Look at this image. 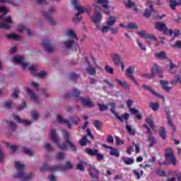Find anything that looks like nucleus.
I'll use <instances>...</instances> for the list:
<instances>
[{
    "instance_id": "obj_26",
    "label": "nucleus",
    "mask_w": 181,
    "mask_h": 181,
    "mask_svg": "<svg viewBox=\"0 0 181 181\" xmlns=\"http://www.w3.org/2000/svg\"><path fill=\"white\" fill-rule=\"evenodd\" d=\"M170 8L172 11H176V6H181V0H169Z\"/></svg>"
},
{
    "instance_id": "obj_49",
    "label": "nucleus",
    "mask_w": 181,
    "mask_h": 181,
    "mask_svg": "<svg viewBox=\"0 0 181 181\" xmlns=\"http://www.w3.org/2000/svg\"><path fill=\"white\" fill-rule=\"evenodd\" d=\"M66 144H68V145H69V146H70L71 151H73V152L77 151V146H76V145H74V144H73L70 140L66 141Z\"/></svg>"
},
{
    "instance_id": "obj_19",
    "label": "nucleus",
    "mask_w": 181,
    "mask_h": 181,
    "mask_svg": "<svg viewBox=\"0 0 181 181\" xmlns=\"http://www.w3.org/2000/svg\"><path fill=\"white\" fill-rule=\"evenodd\" d=\"M142 88H144V90H146V91H149L150 93H151V94H153V95H156V97L162 98V100H163V101H165V97L163 95H161L160 94L156 93V91H155V90L152 89V88H151V86H148L146 84H144L142 86Z\"/></svg>"
},
{
    "instance_id": "obj_62",
    "label": "nucleus",
    "mask_w": 181,
    "mask_h": 181,
    "mask_svg": "<svg viewBox=\"0 0 181 181\" xmlns=\"http://www.w3.org/2000/svg\"><path fill=\"white\" fill-rule=\"evenodd\" d=\"M143 77H145L146 78H148V80H151V78H154L155 76L153 75L152 72L151 74H144Z\"/></svg>"
},
{
    "instance_id": "obj_27",
    "label": "nucleus",
    "mask_w": 181,
    "mask_h": 181,
    "mask_svg": "<svg viewBox=\"0 0 181 181\" xmlns=\"http://www.w3.org/2000/svg\"><path fill=\"white\" fill-rule=\"evenodd\" d=\"M122 160L123 163H124V165H127V166L134 165L135 163V160L131 157L123 156L122 157Z\"/></svg>"
},
{
    "instance_id": "obj_30",
    "label": "nucleus",
    "mask_w": 181,
    "mask_h": 181,
    "mask_svg": "<svg viewBox=\"0 0 181 181\" xmlns=\"http://www.w3.org/2000/svg\"><path fill=\"white\" fill-rule=\"evenodd\" d=\"M152 12H153V6L152 5V4H151L150 10L149 8H146L144 13V16H145V18H151V16L152 15Z\"/></svg>"
},
{
    "instance_id": "obj_42",
    "label": "nucleus",
    "mask_w": 181,
    "mask_h": 181,
    "mask_svg": "<svg viewBox=\"0 0 181 181\" xmlns=\"http://www.w3.org/2000/svg\"><path fill=\"white\" fill-rule=\"evenodd\" d=\"M96 28L98 30H101L102 33H107L110 30V28L108 26H104L103 28L100 27V24H96Z\"/></svg>"
},
{
    "instance_id": "obj_63",
    "label": "nucleus",
    "mask_w": 181,
    "mask_h": 181,
    "mask_svg": "<svg viewBox=\"0 0 181 181\" xmlns=\"http://www.w3.org/2000/svg\"><path fill=\"white\" fill-rule=\"evenodd\" d=\"M12 104H13V102L12 101H6L4 103V108H11L12 107Z\"/></svg>"
},
{
    "instance_id": "obj_16",
    "label": "nucleus",
    "mask_w": 181,
    "mask_h": 181,
    "mask_svg": "<svg viewBox=\"0 0 181 181\" xmlns=\"http://www.w3.org/2000/svg\"><path fill=\"white\" fill-rule=\"evenodd\" d=\"M84 59L88 66V67L86 69L88 74H90V76H94L97 73L95 68L93 67V65L91 64L87 57H85Z\"/></svg>"
},
{
    "instance_id": "obj_53",
    "label": "nucleus",
    "mask_w": 181,
    "mask_h": 181,
    "mask_svg": "<svg viewBox=\"0 0 181 181\" xmlns=\"http://www.w3.org/2000/svg\"><path fill=\"white\" fill-rule=\"evenodd\" d=\"M98 106L99 107V111H100L101 112H103V111H107V110H108V105H107L98 103Z\"/></svg>"
},
{
    "instance_id": "obj_33",
    "label": "nucleus",
    "mask_w": 181,
    "mask_h": 181,
    "mask_svg": "<svg viewBox=\"0 0 181 181\" xmlns=\"http://www.w3.org/2000/svg\"><path fill=\"white\" fill-rule=\"evenodd\" d=\"M23 31L26 32L28 36H32V31H30L29 28H27L25 25L20 26L18 32H20V33H22V32Z\"/></svg>"
},
{
    "instance_id": "obj_44",
    "label": "nucleus",
    "mask_w": 181,
    "mask_h": 181,
    "mask_svg": "<svg viewBox=\"0 0 181 181\" xmlns=\"http://www.w3.org/2000/svg\"><path fill=\"white\" fill-rule=\"evenodd\" d=\"M159 135L163 140L166 139V130L163 127H160Z\"/></svg>"
},
{
    "instance_id": "obj_39",
    "label": "nucleus",
    "mask_w": 181,
    "mask_h": 181,
    "mask_svg": "<svg viewBox=\"0 0 181 181\" xmlns=\"http://www.w3.org/2000/svg\"><path fill=\"white\" fill-rule=\"evenodd\" d=\"M155 57L157 59H163V60H166L168 57H166V52H157L155 54Z\"/></svg>"
},
{
    "instance_id": "obj_34",
    "label": "nucleus",
    "mask_w": 181,
    "mask_h": 181,
    "mask_svg": "<svg viewBox=\"0 0 181 181\" xmlns=\"http://www.w3.org/2000/svg\"><path fill=\"white\" fill-rule=\"evenodd\" d=\"M147 142H150L148 144V148L153 147V145H156V144L157 143L156 139H155V137L152 136H148Z\"/></svg>"
},
{
    "instance_id": "obj_12",
    "label": "nucleus",
    "mask_w": 181,
    "mask_h": 181,
    "mask_svg": "<svg viewBox=\"0 0 181 181\" xmlns=\"http://www.w3.org/2000/svg\"><path fill=\"white\" fill-rule=\"evenodd\" d=\"M88 173L92 179H100V171H98V170L95 166L90 165L88 168Z\"/></svg>"
},
{
    "instance_id": "obj_47",
    "label": "nucleus",
    "mask_w": 181,
    "mask_h": 181,
    "mask_svg": "<svg viewBox=\"0 0 181 181\" xmlns=\"http://www.w3.org/2000/svg\"><path fill=\"white\" fill-rule=\"evenodd\" d=\"M149 107L153 109V111L159 110V103H151Z\"/></svg>"
},
{
    "instance_id": "obj_48",
    "label": "nucleus",
    "mask_w": 181,
    "mask_h": 181,
    "mask_svg": "<svg viewBox=\"0 0 181 181\" xmlns=\"http://www.w3.org/2000/svg\"><path fill=\"white\" fill-rule=\"evenodd\" d=\"M6 145L7 148H9L11 149V151H12V152H16V151L18 150V146H16L15 144H11L9 143H6Z\"/></svg>"
},
{
    "instance_id": "obj_11",
    "label": "nucleus",
    "mask_w": 181,
    "mask_h": 181,
    "mask_svg": "<svg viewBox=\"0 0 181 181\" xmlns=\"http://www.w3.org/2000/svg\"><path fill=\"white\" fill-rule=\"evenodd\" d=\"M78 100L81 101L83 107H88V108H94V107H95V105L94 103H93V101H91V99L89 96H88L86 98L79 97Z\"/></svg>"
},
{
    "instance_id": "obj_32",
    "label": "nucleus",
    "mask_w": 181,
    "mask_h": 181,
    "mask_svg": "<svg viewBox=\"0 0 181 181\" xmlns=\"http://www.w3.org/2000/svg\"><path fill=\"white\" fill-rule=\"evenodd\" d=\"M115 81H117V84H119V86H122V88H124V90H128V88L129 87V84H128L127 83V81L122 82L118 78H115Z\"/></svg>"
},
{
    "instance_id": "obj_38",
    "label": "nucleus",
    "mask_w": 181,
    "mask_h": 181,
    "mask_svg": "<svg viewBox=\"0 0 181 181\" xmlns=\"http://www.w3.org/2000/svg\"><path fill=\"white\" fill-rule=\"evenodd\" d=\"M64 45L65 47H66V49H71L72 46H74V45H76V42L69 40L67 41H64Z\"/></svg>"
},
{
    "instance_id": "obj_43",
    "label": "nucleus",
    "mask_w": 181,
    "mask_h": 181,
    "mask_svg": "<svg viewBox=\"0 0 181 181\" xmlns=\"http://www.w3.org/2000/svg\"><path fill=\"white\" fill-rule=\"evenodd\" d=\"M93 125H94L95 128H96V129L100 131V130H101V128L103 127V122H101V121H100V120H95L93 122Z\"/></svg>"
},
{
    "instance_id": "obj_2",
    "label": "nucleus",
    "mask_w": 181,
    "mask_h": 181,
    "mask_svg": "<svg viewBox=\"0 0 181 181\" xmlns=\"http://www.w3.org/2000/svg\"><path fill=\"white\" fill-rule=\"evenodd\" d=\"M14 166L18 172L13 175V177H14V179H22L21 181H28L32 179L33 176V174L32 173L26 174L25 173V172H23V169H25V165L21 164V163L19 162H16L14 163Z\"/></svg>"
},
{
    "instance_id": "obj_57",
    "label": "nucleus",
    "mask_w": 181,
    "mask_h": 181,
    "mask_svg": "<svg viewBox=\"0 0 181 181\" xmlns=\"http://www.w3.org/2000/svg\"><path fill=\"white\" fill-rule=\"evenodd\" d=\"M105 70L109 74H114V69L110 66H105Z\"/></svg>"
},
{
    "instance_id": "obj_59",
    "label": "nucleus",
    "mask_w": 181,
    "mask_h": 181,
    "mask_svg": "<svg viewBox=\"0 0 181 181\" xmlns=\"http://www.w3.org/2000/svg\"><path fill=\"white\" fill-rule=\"evenodd\" d=\"M67 35L69 37H77V34L72 30H69Z\"/></svg>"
},
{
    "instance_id": "obj_54",
    "label": "nucleus",
    "mask_w": 181,
    "mask_h": 181,
    "mask_svg": "<svg viewBox=\"0 0 181 181\" xmlns=\"http://www.w3.org/2000/svg\"><path fill=\"white\" fill-rule=\"evenodd\" d=\"M63 138L65 141H70V133H69L66 130H63Z\"/></svg>"
},
{
    "instance_id": "obj_20",
    "label": "nucleus",
    "mask_w": 181,
    "mask_h": 181,
    "mask_svg": "<svg viewBox=\"0 0 181 181\" xmlns=\"http://www.w3.org/2000/svg\"><path fill=\"white\" fill-rule=\"evenodd\" d=\"M25 90L27 91L28 94L30 95V99L33 100L36 104V105H39V98L36 93H35L30 88H26Z\"/></svg>"
},
{
    "instance_id": "obj_50",
    "label": "nucleus",
    "mask_w": 181,
    "mask_h": 181,
    "mask_svg": "<svg viewBox=\"0 0 181 181\" xmlns=\"http://www.w3.org/2000/svg\"><path fill=\"white\" fill-rule=\"evenodd\" d=\"M126 129L128 134H129L130 135H135V134L136 133L135 129H132V127L130 125H127Z\"/></svg>"
},
{
    "instance_id": "obj_41",
    "label": "nucleus",
    "mask_w": 181,
    "mask_h": 181,
    "mask_svg": "<svg viewBox=\"0 0 181 181\" xmlns=\"http://www.w3.org/2000/svg\"><path fill=\"white\" fill-rule=\"evenodd\" d=\"M170 73H171V74H175V73H176V71L177 70V66H176V64H173L172 62H170Z\"/></svg>"
},
{
    "instance_id": "obj_51",
    "label": "nucleus",
    "mask_w": 181,
    "mask_h": 181,
    "mask_svg": "<svg viewBox=\"0 0 181 181\" xmlns=\"http://www.w3.org/2000/svg\"><path fill=\"white\" fill-rule=\"evenodd\" d=\"M156 175H157V176H160V177H166V173L163 170H157V171L156 172Z\"/></svg>"
},
{
    "instance_id": "obj_64",
    "label": "nucleus",
    "mask_w": 181,
    "mask_h": 181,
    "mask_svg": "<svg viewBox=\"0 0 181 181\" xmlns=\"http://www.w3.org/2000/svg\"><path fill=\"white\" fill-rule=\"evenodd\" d=\"M78 170H81V172H84V165H83V161L78 163V165L76 167Z\"/></svg>"
},
{
    "instance_id": "obj_3",
    "label": "nucleus",
    "mask_w": 181,
    "mask_h": 181,
    "mask_svg": "<svg viewBox=\"0 0 181 181\" xmlns=\"http://www.w3.org/2000/svg\"><path fill=\"white\" fill-rule=\"evenodd\" d=\"M73 169V164L70 161H66L64 166L62 165H53L49 166L47 164H45L42 167L40 168V172H56V170H67Z\"/></svg>"
},
{
    "instance_id": "obj_21",
    "label": "nucleus",
    "mask_w": 181,
    "mask_h": 181,
    "mask_svg": "<svg viewBox=\"0 0 181 181\" xmlns=\"http://www.w3.org/2000/svg\"><path fill=\"white\" fill-rule=\"evenodd\" d=\"M97 4L103 5V8H105L104 12L106 15H110V8L108 7V0H97Z\"/></svg>"
},
{
    "instance_id": "obj_10",
    "label": "nucleus",
    "mask_w": 181,
    "mask_h": 181,
    "mask_svg": "<svg viewBox=\"0 0 181 181\" xmlns=\"http://www.w3.org/2000/svg\"><path fill=\"white\" fill-rule=\"evenodd\" d=\"M56 12V8L53 6L50 7L48 11L43 13L45 19H47L50 25H56V21L53 20V13Z\"/></svg>"
},
{
    "instance_id": "obj_58",
    "label": "nucleus",
    "mask_w": 181,
    "mask_h": 181,
    "mask_svg": "<svg viewBox=\"0 0 181 181\" xmlns=\"http://www.w3.org/2000/svg\"><path fill=\"white\" fill-rule=\"evenodd\" d=\"M127 28L128 29H138V26L136 25V23H130L127 24Z\"/></svg>"
},
{
    "instance_id": "obj_17",
    "label": "nucleus",
    "mask_w": 181,
    "mask_h": 181,
    "mask_svg": "<svg viewBox=\"0 0 181 181\" xmlns=\"http://www.w3.org/2000/svg\"><path fill=\"white\" fill-rule=\"evenodd\" d=\"M110 57L115 66H119V64L122 62V58H121V55L119 54L112 53L110 54Z\"/></svg>"
},
{
    "instance_id": "obj_15",
    "label": "nucleus",
    "mask_w": 181,
    "mask_h": 181,
    "mask_svg": "<svg viewBox=\"0 0 181 181\" xmlns=\"http://www.w3.org/2000/svg\"><path fill=\"white\" fill-rule=\"evenodd\" d=\"M134 73H135V67L129 66L126 70V74L132 81H134V84H138V82L135 80V77H134Z\"/></svg>"
},
{
    "instance_id": "obj_14",
    "label": "nucleus",
    "mask_w": 181,
    "mask_h": 181,
    "mask_svg": "<svg viewBox=\"0 0 181 181\" xmlns=\"http://www.w3.org/2000/svg\"><path fill=\"white\" fill-rule=\"evenodd\" d=\"M42 46H44V49L45 52L47 53H53L54 50V47L52 45V42L50 40H47L42 42Z\"/></svg>"
},
{
    "instance_id": "obj_4",
    "label": "nucleus",
    "mask_w": 181,
    "mask_h": 181,
    "mask_svg": "<svg viewBox=\"0 0 181 181\" xmlns=\"http://www.w3.org/2000/svg\"><path fill=\"white\" fill-rule=\"evenodd\" d=\"M71 4L73 6H74L75 9L78 10V13H76L73 18V22H74V23H78V22L81 21V18L80 17L81 13L87 12L88 15H90V11L88 9L83 6H80V3H78V0H71Z\"/></svg>"
},
{
    "instance_id": "obj_36",
    "label": "nucleus",
    "mask_w": 181,
    "mask_h": 181,
    "mask_svg": "<svg viewBox=\"0 0 181 181\" xmlns=\"http://www.w3.org/2000/svg\"><path fill=\"white\" fill-rule=\"evenodd\" d=\"M116 21H117V19H116L115 16H110L108 18V20L107 21L106 23L108 26H112V25H115Z\"/></svg>"
},
{
    "instance_id": "obj_60",
    "label": "nucleus",
    "mask_w": 181,
    "mask_h": 181,
    "mask_svg": "<svg viewBox=\"0 0 181 181\" xmlns=\"http://www.w3.org/2000/svg\"><path fill=\"white\" fill-rule=\"evenodd\" d=\"M95 156H97L98 162H101V160H104V154L98 153V152L97 154L95 155Z\"/></svg>"
},
{
    "instance_id": "obj_46",
    "label": "nucleus",
    "mask_w": 181,
    "mask_h": 181,
    "mask_svg": "<svg viewBox=\"0 0 181 181\" xmlns=\"http://www.w3.org/2000/svg\"><path fill=\"white\" fill-rule=\"evenodd\" d=\"M8 39H13V40H21V37L16 33L9 34L6 35Z\"/></svg>"
},
{
    "instance_id": "obj_23",
    "label": "nucleus",
    "mask_w": 181,
    "mask_h": 181,
    "mask_svg": "<svg viewBox=\"0 0 181 181\" xmlns=\"http://www.w3.org/2000/svg\"><path fill=\"white\" fill-rule=\"evenodd\" d=\"M57 120L59 124H64L66 125L69 129H71V123H70V121L67 120V119H63L62 115H59L57 116Z\"/></svg>"
},
{
    "instance_id": "obj_25",
    "label": "nucleus",
    "mask_w": 181,
    "mask_h": 181,
    "mask_svg": "<svg viewBox=\"0 0 181 181\" xmlns=\"http://www.w3.org/2000/svg\"><path fill=\"white\" fill-rule=\"evenodd\" d=\"M15 121H17L19 124H22L23 125H25V127H28V125H30L32 124V122L26 120V119H22L18 115H13Z\"/></svg>"
},
{
    "instance_id": "obj_18",
    "label": "nucleus",
    "mask_w": 181,
    "mask_h": 181,
    "mask_svg": "<svg viewBox=\"0 0 181 181\" xmlns=\"http://www.w3.org/2000/svg\"><path fill=\"white\" fill-rule=\"evenodd\" d=\"M139 36L143 37V39H153L154 42H158V38L153 35L146 33V31L141 30L138 32Z\"/></svg>"
},
{
    "instance_id": "obj_5",
    "label": "nucleus",
    "mask_w": 181,
    "mask_h": 181,
    "mask_svg": "<svg viewBox=\"0 0 181 181\" xmlns=\"http://www.w3.org/2000/svg\"><path fill=\"white\" fill-rule=\"evenodd\" d=\"M13 62L16 64H22L23 70H26V69H28L31 73H35V71H36V68L33 66V65L30 66L28 63L25 62V59H23V57H14Z\"/></svg>"
},
{
    "instance_id": "obj_29",
    "label": "nucleus",
    "mask_w": 181,
    "mask_h": 181,
    "mask_svg": "<svg viewBox=\"0 0 181 181\" xmlns=\"http://www.w3.org/2000/svg\"><path fill=\"white\" fill-rule=\"evenodd\" d=\"M160 84L163 86V90L167 93H169L172 90V87L168 86L169 84V81H160Z\"/></svg>"
},
{
    "instance_id": "obj_9",
    "label": "nucleus",
    "mask_w": 181,
    "mask_h": 181,
    "mask_svg": "<svg viewBox=\"0 0 181 181\" xmlns=\"http://www.w3.org/2000/svg\"><path fill=\"white\" fill-rule=\"evenodd\" d=\"M164 111L167 115V122L172 129V136H174L175 132H176V127H175V124H173L172 117H170V107H169V106H165L164 107Z\"/></svg>"
},
{
    "instance_id": "obj_55",
    "label": "nucleus",
    "mask_w": 181,
    "mask_h": 181,
    "mask_svg": "<svg viewBox=\"0 0 181 181\" xmlns=\"http://www.w3.org/2000/svg\"><path fill=\"white\" fill-rule=\"evenodd\" d=\"M45 148L46 151H47L48 152H52L54 151V148H53V146H52V144H50L49 143L45 144Z\"/></svg>"
},
{
    "instance_id": "obj_8",
    "label": "nucleus",
    "mask_w": 181,
    "mask_h": 181,
    "mask_svg": "<svg viewBox=\"0 0 181 181\" xmlns=\"http://www.w3.org/2000/svg\"><path fill=\"white\" fill-rule=\"evenodd\" d=\"M155 29L159 32H163L164 35H173V30L168 29L166 24L162 21H158L155 23Z\"/></svg>"
},
{
    "instance_id": "obj_1",
    "label": "nucleus",
    "mask_w": 181,
    "mask_h": 181,
    "mask_svg": "<svg viewBox=\"0 0 181 181\" xmlns=\"http://www.w3.org/2000/svg\"><path fill=\"white\" fill-rule=\"evenodd\" d=\"M165 159L164 161L158 160L159 166H169V165H173L176 166L177 165V159H176V156H175V151L172 148H168L165 150Z\"/></svg>"
},
{
    "instance_id": "obj_61",
    "label": "nucleus",
    "mask_w": 181,
    "mask_h": 181,
    "mask_svg": "<svg viewBox=\"0 0 181 181\" xmlns=\"http://www.w3.org/2000/svg\"><path fill=\"white\" fill-rule=\"evenodd\" d=\"M64 153L59 152L58 155L56 156L57 160H62V159H64Z\"/></svg>"
},
{
    "instance_id": "obj_40",
    "label": "nucleus",
    "mask_w": 181,
    "mask_h": 181,
    "mask_svg": "<svg viewBox=\"0 0 181 181\" xmlns=\"http://www.w3.org/2000/svg\"><path fill=\"white\" fill-rule=\"evenodd\" d=\"M69 119H70L71 124H73L74 125H77V124H78V122H80V121H81V119L78 116L70 117Z\"/></svg>"
},
{
    "instance_id": "obj_31",
    "label": "nucleus",
    "mask_w": 181,
    "mask_h": 181,
    "mask_svg": "<svg viewBox=\"0 0 181 181\" xmlns=\"http://www.w3.org/2000/svg\"><path fill=\"white\" fill-rule=\"evenodd\" d=\"M146 122L149 125L151 129L155 128V124L153 123V120H152V115H150L146 118Z\"/></svg>"
},
{
    "instance_id": "obj_28",
    "label": "nucleus",
    "mask_w": 181,
    "mask_h": 181,
    "mask_svg": "<svg viewBox=\"0 0 181 181\" xmlns=\"http://www.w3.org/2000/svg\"><path fill=\"white\" fill-rule=\"evenodd\" d=\"M151 73L155 77L156 74H159V73H162V68L158 66V64H155L151 69Z\"/></svg>"
},
{
    "instance_id": "obj_52",
    "label": "nucleus",
    "mask_w": 181,
    "mask_h": 181,
    "mask_svg": "<svg viewBox=\"0 0 181 181\" xmlns=\"http://www.w3.org/2000/svg\"><path fill=\"white\" fill-rule=\"evenodd\" d=\"M22 152H23V153H25V155H28L29 156H33V152L26 147H23L22 148Z\"/></svg>"
},
{
    "instance_id": "obj_22",
    "label": "nucleus",
    "mask_w": 181,
    "mask_h": 181,
    "mask_svg": "<svg viewBox=\"0 0 181 181\" xmlns=\"http://www.w3.org/2000/svg\"><path fill=\"white\" fill-rule=\"evenodd\" d=\"M92 22L96 23V25H99L100 22H101V19H103V16L100 12H95L93 16L90 17Z\"/></svg>"
},
{
    "instance_id": "obj_37",
    "label": "nucleus",
    "mask_w": 181,
    "mask_h": 181,
    "mask_svg": "<svg viewBox=\"0 0 181 181\" xmlns=\"http://www.w3.org/2000/svg\"><path fill=\"white\" fill-rule=\"evenodd\" d=\"M110 155L111 156H115V158H119V150L112 147L110 149Z\"/></svg>"
},
{
    "instance_id": "obj_7",
    "label": "nucleus",
    "mask_w": 181,
    "mask_h": 181,
    "mask_svg": "<svg viewBox=\"0 0 181 181\" xmlns=\"http://www.w3.org/2000/svg\"><path fill=\"white\" fill-rule=\"evenodd\" d=\"M107 105H110L111 107L110 112L112 114H113L115 115V118H117V119L120 121V122H124V119L127 122V121H128V119H129V114H128V113L122 115L121 116L118 115V113H117V111H115V107H117V105H115V103L110 102L107 104Z\"/></svg>"
},
{
    "instance_id": "obj_24",
    "label": "nucleus",
    "mask_w": 181,
    "mask_h": 181,
    "mask_svg": "<svg viewBox=\"0 0 181 181\" xmlns=\"http://www.w3.org/2000/svg\"><path fill=\"white\" fill-rule=\"evenodd\" d=\"M80 94H81V92L78 90L77 88H74L72 90V93H66L64 95L65 98H70V97H74L75 98H78L80 97Z\"/></svg>"
},
{
    "instance_id": "obj_45",
    "label": "nucleus",
    "mask_w": 181,
    "mask_h": 181,
    "mask_svg": "<svg viewBox=\"0 0 181 181\" xmlns=\"http://www.w3.org/2000/svg\"><path fill=\"white\" fill-rule=\"evenodd\" d=\"M87 142H88V139H87V135H84L82 139L79 141V144L81 146H86L87 144Z\"/></svg>"
},
{
    "instance_id": "obj_56",
    "label": "nucleus",
    "mask_w": 181,
    "mask_h": 181,
    "mask_svg": "<svg viewBox=\"0 0 181 181\" xmlns=\"http://www.w3.org/2000/svg\"><path fill=\"white\" fill-rule=\"evenodd\" d=\"M78 77H80V75H77L74 73L69 74V78L70 80H78Z\"/></svg>"
},
{
    "instance_id": "obj_6",
    "label": "nucleus",
    "mask_w": 181,
    "mask_h": 181,
    "mask_svg": "<svg viewBox=\"0 0 181 181\" xmlns=\"http://www.w3.org/2000/svg\"><path fill=\"white\" fill-rule=\"evenodd\" d=\"M50 139L55 144V145H57V146L61 149V151H67V144L68 143L65 142L63 143L62 145H60V143L59 142V135H57V133L56 132V130L51 129L50 132Z\"/></svg>"
},
{
    "instance_id": "obj_35",
    "label": "nucleus",
    "mask_w": 181,
    "mask_h": 181,
    "mask_svg": "<svg viewBox=\"0 0 181 181\" xmlns=\"http://www.w3.org/2000/svg\"><path fill=\"white\" fill-rule=\"evenodd\" d=\"M85 151L90 156H95L98 152V149H91L90 148H86Z\"/></svg>"
},
{
    "instance_id": "obj_13",
    "label": "nucleus",
    "mask_w": 181,
    "mask_h": 181,
    "mask_svg": "<svg viewBox=\"0 0 181 181\" xmlns=\"http://www.w3.org/2000/svg\"><path fill=\"white\" fill-rule=\"evenodd\" d=\"M3 22L6 23H0V29L9 30V29H11V25L9 23H12V18L11 16H8L6 18L3 19Z\"/></svg>"
}]
</instances>
